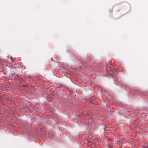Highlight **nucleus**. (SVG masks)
<instances>
[{
	"mask_svg": "<svg viewBox=\"0 0 148 148\" xmlns=\"http://www.w3.org/2000/svg\"><path fill=\"white\" fill-rule=\"evenodd\" d=\"M143 148H148V146H145L144 147H143Z\"/></svg>",
	"mask_w": 148,
	"mask_h": 148,
	"instance_id": "f257e3e1",
	"label": "nucleus"
},
{
	"mask_svg": "<svg viewBox=\"0 0 148 148\" xmlns=\"http://www.w3.org/2000/svg\"><path fill=\"white\" fill-rule=\"evenodd\" d=\"M113 10V9H112V11Z\"/></svg>",
	"mask_w": 148,
	"mask_h": 148,
	"instance_id": "f03ea898",
	"label": "nucleus"
},
{
	"mask_svg": "<svg viewBox=\"0 0 148 148\" xmlns=\"http://www.w3.org/2000/svg\"><path fill=\"white\" fill-rule=\"evenodd\" d=\"M52 95H54V94H52Z\"/></svg>",
	"mask_w": 148,
	"mask_h": 148,
	"instance_id": "7ed1b4c3",
	"label": "nucleus"
}]
</instances>
